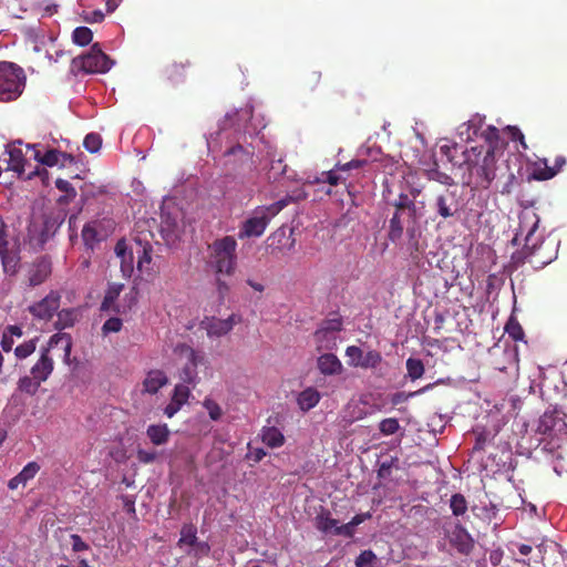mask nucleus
I'll return each instance as SVG.
<instances>
[{"mask_svg": "<svg viewBox=\"0 0 567 567\" xmlns=\"http://www.w3.org/2000/svg\"><path fill=\"white\" fill-rule=\"evenodd\" d=\"M539 217L534 212H523L519 215V230L526 231L524 252L528 262L537 268H542L550 264L556 257V250L551 243L540 240L536 243L533 240L534 233L538 228Z\"/></svg>", "mask_w": 567, "mask_h": 567, "instance_id": "f257e3e1", "label": "nucleus"}, {"mask_svg": "<svg viewBox=\"0 0 567 567\" xmlns=\"http://www.w3.org/2000/svg\"><path fill=\"white\" fill-rule=\"evenodd\" d=\"M466 169L474 178L476 187L487 188L496 177V157L493 151L484 146H474L463 152Z\"/></svg>", "mask_w": 567, "mask_h": 567, "instance_id": "f03ea898", "label": "nucleus"}, {"mask_svg": "<svg viewBox=\"0 0 567 567\" xmlns=\"http://www.w3.org/2000/svg\"><path fill=\"white\" fill-rule=\"evenodd\" d=\"M210 264L217 275L230 276L237 266V240L233 236H224L209 245Z\"/></svg>", "mask_w": 567, "mask_h": 567, "instance_id": "7ed1b4c3", "label": "nucleus"}, {"mask_svg": "<svg viewBox=\"0 0 567 567\" xmlns=\"http://www.w3.org/2000/svg\"><path fill=\"white\" fill-rule=\"evenodd\" d=\"M65 218L66 212L64 209H55L44 214L41 223L32 221L28 227L29 244L34 249H42L56 234Z\"/></svg>", "mask_w": 567, "mask_h": 567, "instance_id": "20e7f679", "label": "nucleus"}, {"mask_svg": "<svg viewBox=\"0 0 567 567\" xmlns=\"http://www.w3.org/2000/svg\"><path fill=\"white\" fill-rule=\"evenodd\" d=\"M291 197L280 199L268 206L258 207L254 210L251 217L246 219L238 233L240 239L250 237H260L269 224V221L279 214L291 200Z\"/></svg>", "mask_w": 567, "mask_h": 567, "instance_id": "39448f33", "label": "nucleus"}, {"mask_svg": "<svg viewBox=\"0 0 567 567\" xmlns=\"http://www.w3.org/2000/svg\"><path fill=\"white\" fill-rule=\"evenodd\" d=\"M113 64L114 61L102 51L100 44L94 43L86 53L72 59L71 72L75 75L106 73Z\"/></svg>", "mask_w": 567, "mask_h": 567, "instance_id": "423d86ee", "label": "nucleus"}, {"mask_svg": "<svg viewBox=\"0 0 567 567\" xmlns=\"http://www.w3.org/2000/svg\"><path fill=\"white\" fill-rule=\"evenodd\" d=\"M62 346L66 357L71 353L72 338L69 333L59 332L53 334L49 340V348L43 349L40 359L31 368V374L41 383L44 382L53 371V360L49 355L50 348Z\"/></svg>", "mask_w": 567, "mask_h": 567, "instance_id": "0eeeda50", "label": "nucleus"}, {"mask_svg": "<svg viewBox=\"0 0 567 567\" xmlns=\"http://www.w3.org/2000/svg\"><path fill=\"white\" fill-rule=\"evenodd\" d=\"M21 72L13 63H0V101H12L21 94Z\"/></svg>", "mask_w": 567, "mask_h": 567, "instance_id": "6e6552de", "label": "nucleus"}, {"mask_svg": "<svg viewBox=\"0 0 567 567\" xmlns=\"http://www.w3.org/2000/svg\"><path fill=\"white\" fill-rule=\"evenodd\" d=\"M243 321L240 315L231 313L226 319H220L215 316H205L199 327L206 331V334L210 339H217L227 336L235 326Z\"/></svg>", "mask_w": 567, "mask_h": 567, "instance_id": "1a4fd4ad", "label": "nucleus"}, {"mask_svg": "<svg viewBox=\"0 0 567 567\" xmlns=\"http://www.w3.org/2000/svg\"><path fill=\"white\" fill-rule=\"evenodd\" d=\"M255 150L251 145H244L237 142L224 152L225 165L231 166L234 169L245 166L251 167L254 164Z\"/></svg>", "mask_w": 567, "mask_h": 567, "instance_id": "9d476101", "label": "nucleus"}, {"mask_svg": "<svg viewBox=\"0 0 567 567\" xmlns=\"http://www.w3.org/2000/svg\"><path fill=\"white\" fill-rule=\"evenodd\" d=\"M432 207L443 219L456 216L460 212V200L456 192L445 188L435 196Z\"/></svg>", "mask_w": 567, "mask_h": 567, "instance_id": "9b49d317", "label": "nucleus"}, {"mask_svg": "<svg viewBox=\"0 0 567 567\" xmlns=\"http://www.w3.org/2000/svg\"><path fill=\"white\" fill-rule=\"evenodd\" d=\"M346 355L348 357V364L351 367H360L363 369H374L381 361V353L377 350H370L363 353L362 349L357 346H349L346 349Z\"/></svg>", "mask_w": 567, "mask_h": 567, "instance_id": "f8f14e48", "label": "nucleus"}, {"mask_svg": "<svg viewBox=\"0 0 567 567\" xmlns=\"http://www.w3.org/2000/svg\"><path fill=\"white\" fill-rule=\"evenodd\" d=\"M537 431L544 435L557 436L567 433V424L558 410H547L540 416Z\"/></svg>", "mask_w": 567, "mask_h": 567, "instance_id": "ddd939ff", "label": "nucleus"}, {"mask_svg": "<svg viewBox=\"0 0 567 567\" xmlns=\"http://www.w3.org/2000/svg\"><path fill=\"white\" fill-rule=\"evenodd\" d=\"M60 300V293L52 290L42 300L29 306L28 310L34 318L48 321L58 311Z\"/></svg>", "mask_w": 567, "mask_h": 567, "instance_id": "4468645a", "label": "nucleus"}, {"mask_svg": "<svg viewBox=\"0 0 567 567\" xmlns=\"http://www.w3.org/2000/svg\"><path fill=\"white\" fill-rule=\"evenodd\" d=\"M37 146V144L27 145L28 148L34 150V159L45 166L53 167L58 164L64 166L66 163L72 164L74 162L73 155L69 153L58 150H49L44 154H41L40 151L35 150Z\"/></svg>", "mask_w": 567, "mask_h": 567, "instance_id": "2eb2a0df", "label": "nucleus"}, {"mask_svg": "<svg viewBox=\"0 0 567 567\" xmlns=\"http://www.w3.org/2000/svg\"><path fill=\"white\" fill-rule=\"evenodd\" d=\"M190 65L189 61L186 62H172L164 66L161 76L163 81L172 86L183 83L186 79V69Z\"/></svg>", "mask_w": 567, "mask_h": 567, "instance_id": "dca6fc26", "label": "nucleus"}, {"mask_svg": "<svg viewBox=\"0 0 567 567\" xmlns=\"http://www.w3.org/2000/svg\"><path fill=\"white\" fill-rule=\"evenodd\" d=\"M21 141H18L11 145L7 146L6 153L8 154L7 162V171H12L17 173L19 176H21L24 173V153L22 151Z\"/></svg>", "mask_w": 567, "mask_h": 567, "instance_id": "f3484780", "label": "nucleus"}, {"mask_svg": "<svg viewBox=\"0 0 567 567\" xmlns=\"http://www.w3.org/2000/svg\"><path fill=\"white\" fill-rule=\"evenodd\" d=\"M52 266L50 259L41 257L33 262L29 272V284L32 287L39 286L51 275Z\"/></svg>", "mask_w": 567, "mask_h": 567, "instance_id": "a211bd4d", "label": "nucleus"}, {"mask_svg": "<svg viewBox=\"0 0 567 567\" xmlns=\"http://www.w3.org/2000/svg\"><path fill=\"white\" fill-rule=\"evenodd\" d=\"M188 362L179 372V378L184 384H194L197 379V365L202 361V357L193 348L187 347Z\"/></svg>", "mask_w": 567, "mask_h": 567, "instance_id": "6ab92c4d", "label": "nucleus"}, {"mask_svg": "<svg viewBox=\"0 0 567 567\" xmlns=\"http://www.w3.org/2000/svg\"><path fill=\"white\" fill-rule=\"evenodd\" d=\"M450 542L457 549V551L463 555H468L474 547L472 537L461 525L455 527Z\"/></svg>", "mask_w": 567, "mask_h": 567, "instance_id": "aec40b11", "label": "nucleus"}, {"mask_svg": "<svg viewBox=\"0 0 567 567\" xmlns=\"http://www.w3.org/2000/svg\"><path fill=\"white\" fill-rule=\"evenodd\" d=\"M317 367L324 375H336L342 371V363L333 353L321 354L317 360Z\"/></svg>", "mask_w": 567, "mask_h": 567, "instance_id": "412c9836", "label": "nucleus"}, {"mask_svg": "<svg viewBox=\"0 0 567 567\" xmlns=\"http://www.w3.org/2000/svg\"><path fill=\"white\" fill-rule=\"evenodd\" d=\"M482 137L487 143V146L484 147V151H493V154L497 156L503 152V148L505 146V142L501 137V132L495 126H487L483 133Z\"/></svg>", "mask_w": 567, "mask_h": 567, "instance_id": "4be33fe9", "label": "nucleus"}, {"mask_svg": "<svg viewBox=\"0 0 567 567\" xmlns=\"http://www.w3.org/2000/svg\"><path fill=\"white\" fill-rule=\"evenodd\" d=\"M124 288L123 284H110L101 303V311H113L118 313L120 306L115 303Z\"/></svg>", "mask_w": 567, "mask_h": 567, "instance_id": "5701e85b", "label": "nucleus"}, {"mask_svg": "<svg viewBox=\"0 0 567 567\" xmlns=\"http://www.w3.org/2000/svg\"><path fill=\"white\" fill-rule=\"evenodd\" d=\"M544 164L545 166L543 168L538 167L534 171V178L537 181H547L553 178L558 172L561 171L566 164V158L563 155H558L555 157L553 166H548L547 159L544 161Z\"/></svg>", "mask_w": 567, "mask_h": 567, "instance_id": "b1692460", "label": "nucleus"}, {"mask_svg": "<svg viewBox=\"0 0 567 567\" xmlns=\"http://www.w3.org/2000/svg\"><path fill=\"white\" fill-rule=\"evenodd\" d=\"M517 549H518V553L522 555V556H528V555H533L532 558L527 561L525 559H516V561H519V563H523V564H527L529 567H532V561L537 565V564H542L543 560H544V554H545V545L542 543V544H538L535 549L533 548V546L530 545H527V544H517Z\"/></svg>", "mask_w": 567, "mask_h": 567, "instance_id": "393cba45", "label": "nucleus"}, {"mask_svg": "<svg viewBox=\"0 0 567 567\" xmlns=\"http://www.w3.org/2000/svg\"><path fill=\"white\" fill-rule=\"evenodd\" d=\"M167 383L165 373L161 370L150 371L143 382L144 391L155 394L163 385Z\"/></svg>", "mask_w": 567, "mask_h": 567, "instance_id": "a878e982", "label": "nucleus"}, {"mask_svg": "<svg viewBox=\"0 0 567 567\" xmlns=\"http://www.w3.org/2000/svg\"><path fill=\"white\" fill-rule=\"evenodd\" d=\"M320 401V393L317 389L309 386L301 391L297 398V403L302 411L313 409Z\"/></svg>", "mask_w": 567, "mask_h": 567, "instance_id": "bb28decb", "label": "nucleus"}, {"mask_svg": "<svg viewBox=\"0 0 567 567\" xmlns=\"http://www.w3.org/2000/svg\"><path fill=\"white\" fill-rule=\"evenodd\" d=\"M339 522L330 517V513L328 511H322L315 518V526L318 530L323 534H332L333 530L338 528Z\"/></svg>", "mask_w": 567, "mask_h": 567, "instance_id": "cd10ccee", "label": "nucleus"}, {"mask_svg": "<svg viewBox=\"0 0 567 567\" xmlns=\"http://www.w3.org/2000/svg\"><path fill=\"white\" fill-rule=\"evenodd\" d=\"M404 214H400L399 212H394L392 218L389 221V230L388 238L392 243H396L402 238L403 235V217Z\"/></svg>", "mask_w": 567, "mask_h": 567, "instance_id": "c85d7f7f", "label": "nucleus"}, {"mask_svg": "<svg viewBox=\"0 0 567 567\" xmlns=\"http://www.w3.org/2000/svg\"><path fill=\"white\" fill-rule=\"evenodd\" d=\"M395 212L408 214L409 218L414 219L416 215V206L406 194L401 193L399 198L393 203Z\"/></svg>", "mask_w": 567, "mask_h": 567, "instance_id": "c756f323", "label": "nucleus"}, {"mask_svg": "<svg viewBox=\"0 0 567 567\" xmlns=\"http://www.w3.org/2000/svg\"><path fill=\"white\" fill-rule=\"evenodd\" d=\"M432 388V384H427L416 391L412 392H405V391H398L389 395V401L392 405V408H396L406 401H409L411 398H414L416 395H420Z\"/></svg>", "mask_w": 567, "mask_h": 567, "instance_id": "7c9ffc66", "label": "nucleus"}, {"mask_svg": "<svg viewBox=\"0 0 567 567\" xmlns=\"http://www.w3.org/2000/svg\"><path fill=\"white\" fill-rule=\"evenodd\" d=\"M197 538V527L192 523H185L183 524L181 528V537L177 542L178 547H183L184 545L193 546Z\"/></svg>", "mask_w": 567, "mask_h": 567, "instance_id": "2f4dec72", "label": "nucleus"}, {"mask_svg": "<svg viewBox=\"0 0 567 567\" xmlns=\"http://www.w3.org/2000/svg\"><path fill=\"white\" fill-rule=\"evenodd\" d=\"M55 187L60 192L64 193V195L59 197V199H58L59 204L68 205V204H70L76 197L75 188L66 179L58 178L55 181Z\"/></svg>", "mask_w": 567, "mask_h": 567, "instance_id": "473e14b6", "label": "nucleus"}, {"mask_svg": "<svg viewBox=\"0 0 567 567\" xmlns=\"http://www.w3.org/2000/svg\"><path fill=\"white\" fill-rule=\"evenodd\" d=\"M262 442L269 447H278L284 444V434L277 427H265L262 430Z\"/></svg>", "mask_w": 567, "mask_h": 567, "instance_id": "72a5a7b5", "label": "nucleus"}, {"mask_svg": "<svg viewBox=\"0 0 567 567\" xmlns=\"http://www.w3.org/2000/svg\"><path fill=\"white\" fill-rule=\"evenodd\" d=\"M78 318L75 309H62L58 312V319L54 323L58 330H63L74 326Z\"/></svg>", "mask_w": 567, "mask_h": 567, "instance_id": "f704fd0d", "label": "nucleus"}, {"mask_svg": "<svg viewBox=\"0 0 567 567\" xmlns=\"http://www.w3.org/2000/svg\"><path fill=\"white\" fill-rule=\"evenodd\" d=\"M82 240L84 245L93 249L94 246L100 241L97 236V221H90L84 225L82 229Z\"/></svg>", "mask_w": 567, "mask_h": 567, "instance_id": "c9c22d12", "label": "nucleus"}, {"mask_svg": "<svg viewBox=\"0 0 567 567\" xmlns=\"http://www.w3.org/2000/svg\"><path fill=\"white\" fill-rule=\"evenodd\" d=\"M394 470H399L398 463H381V466L378 470L379 483L375 484L374 488L378 486H384L388 482L398 481V477L392 476V472Z\"/></svg>", "mask_w": 567, "mask_h": 567, "instance_id": "e433bc0d", "label": "nucleus"}, {"mask_svg": "<svg viewBox=\"0 0 567 567\" xmlns=\"http://www.w3.org/2000/svg\"><path fill=\"white\" fill-rule=\"evenodd\" d=\"M168 427L166 424L163 425H150L147 429V436L152 441V443L159 445L167 441L168 439Z\"/></svg>", "mask_w": 567, "mask_h": 567, "instance_id": "4c0bfd02", "label": "nucleus"}, {"mask_svg": "<svg viewBox=\"0 0 567 567\" xmlns=\"http://www.w3.org/2000/svg\"><path fill=\"white\" fill-rule=\"evenodd\" d=\"M405 365H406V371H408L406 375L412 381H415V380L422 378V375L424 374L425 368H424L422 360H420V359L409 358L406 360Z\"/></svg>", "mask_w": 567, "mask_h": 567, "instance_id": "58836bf2", "label": "nucleus"}, {"mask_svg": "<svg viewBox=\"0 0 567 567\" xmlns=\"http://www.w3.org/2000/svg\"><path fill=\"white\" fill-rule=\"evenodd\" d=\"M338 168L330 169L328 172H322L319 176H316L313 179L309 181V184H319V183H328L331 186H336L342 179L338 174Z\"/></svg>", "mask_w": 567, "mask_h": 567, "instance_id": "ea45409f", "label": "nucleus"}, {"mask_svg": "<svg viewBox=\"0 0 567 567\" xmlns=\"http://www.w3.org/2000/svg\"><path fill=\"white\" fill-rule=\"evenodd\" d=\"M93 39V32L87 27H78L72 33V40L75 44L84 47L91 43Z\"/></svg>", "mask_w": 567, "mask_h": 567, "instance_id": "a19ab883", "label": "nucleus"}, {"mask_svg": "<svg viewBox=\"0 0 567 567\" xmlns=\"http://www.w3.org/2000/svg\"><path fill=\"white\" fill-rule=\"evenodd\" d=\"M41 382L35 379L33 375L31 377H23L18 382V390L20 392H24L27 394L33 395L37 393Z\"/></svg>", "mask_w": 567, "mask_h": 567, "instance_id": "79ce46f5", "label": "nucleus"}, {"mask_svg": "<svg viewBox=\"0 0 567 567\" xmlns=\"http://www.w3.org/2000/svg\"><path fill=\"white\" fill-rule=\"evenodd\" d=\"M400 427L399 420L395 417L383 419L378 425L380 433L385 436L395 434Z\"/></svg>", "mask_w": 567, "mask_h": 567, "instance_id": "37998d69", "label": "nucleus"}, {"mask_svg": "<svg viewBox=\"0 0 567 567\" xmlns=\"http://www.w3.org/2000/svg\"><path fill=\"white\" fill-rule=\"evenodd\" d=\"M342 328V322L340 319H332L324 321L320 329H318L315 333V337L317 340H320L322 337H324L329 332H337L340 331Z\"/></svg>", "mask_w": 567, "mask_h": 567, "instance_id": "c03bdc74", "label": "nucleus"}, {"mask_svg": "<svg viewBox=\"0 0 567 567\" xmlns=\"http://www.w3.org/2000/svg\"><path fill=\"white\" fill-rule=\"evenodd\" d=\"M505 331L515 341H520L524 339V330L519 322L514 317H511L508 319L505 326Z\"/></svg>", "mask_w": 567, "mask_h": 567, "instance_id": "a18cd8bd", "label": "nucleus"}, {"mask_svg": "<svg viewBox=\"0 0 567 567\" xmlns=\"http://www.w3.org/2000/svg\"><path fill=\"white\" fill-rule=\"evenodd\" d=\"M450 506H451L453 515H455V516L463 515L467 509L466 499L460 493L452 495V497L450 499Z\"/></svg>", "mask_w": 567, "mask_h": 567, "instance_id": "49530a36", "label": "nucleus"}, {"mask_svg": "<svg viewBox=\"0 0 567 567\" xmlns=\"http://www.w3.org/2000/svg\"><path fill=\"white\" fill-rule=\"evenodd\" d=\"M320 81H321V72L311 70L303 74L302 85L305 89H307L309 91H313L318 87Z\"/></svg>", "mask_w": 567, "mask_h": 567, "instance_id": "de8ad7c7", "label": "nucleus"}, {"mask_svg": "<svg viewBox=\"0 0 567 567\" xmlns=\"http://www.w3.org/2000/svg\"><path fill=\"white\" fill-rule=\"evenodd\" d=\"M39 470L40 467L38 463H28L23 470L16 475L19 484L24 486L29 480L34 477Z\"/></svg>", "mask_w": 567, "mask_h": 567, "instance_id": "09e8293b", "label": "nucleus"}, {"mask_svg": "<svg viewBox=\"0 0 567 567\" xmlns=\"http://www.w3.org/2000/svg\"><path fill=\"white\" fill-rule=\"evenodd\" d=\"M102 145V138L97 133H90L84 137L83 146L90 153H96Z\"/></svg>", "mask_w": 567, "mask_h": 567, "instance_id": "8fccbe9b", "label": "nucleus"}, {"mask_svg": "<svg viewBox=\"0 0 567 567\" xmlns=\"http://www.w3.org/2000/svg\"><path fill=\"white\" fill-rule=\"evenodd\" d=\"M377 560V555L370 550H363L355 558V567H374V563Z\"/></svg>", "mask_w": 567, "mask_h": 567, "instance_id": "3c124183", "label": "nucleus"}, {"mask_svg": "<svg viewBox=\"0 0 567 567\" xmlns=\"http://www.w3.org/2000/svg\"><path fill=\"white\" fill-rule=\"evenodd\" d=\"M210 553V545L207 542L197 540L189 550H187V555L194 556L196 558H202L208 556Z\"/></svg>", "mask_w": 567, "mask_h": 567, "instance_id": "603ef678", "label": "nucleus"}, {"mask_svg": "<svg viewBox=\"0 0 567 567\" xmlns=\"http://www.w3.org/2000/svg\"><path fill=\"white\" fill-rule=\"evenodd\" d=\"M287 172V165L281 158L272 161L270 169L268 172V178L277 181L280 176H284Z\"/></svg>", "mask_w": 567, "mask_h": 567, "instance_id": "864d4df0", "label": "nucleus"}, {"mask_svg": "<svg viewBox=\"0 0 567 567\" xmlns=\"http://www.w3.org/2000/svg\"><path fill=\"white\" fill-rule=\"evenodd\" d=\"M122 327H123L122 319H120L117 317H112L103 323L102 333L104 336H107L110 333H116V332L121 331Z\"/></svg>", "mask_w": 567, "mask_h": 567, "instance_id": "5fc2aeb1", "label": "nucleus"}, {"mask_svg": "<svg viewBox=\"0 0 567 567\" xmlns=\"http://www.w3.org/2000/svg\"><path fill=\"white\" fill-rule=\"evenodd\" d=\"M189 394H190V390L187 386V384H184V383L176 384L174 392H173L172 400L183 405L187 402Z\"/></svg>", "mask_w": 567, "mask_h": 567, "instance_id": "6e6d98bb", "label": "nucleus"}, {"mask_svg": "<svg viewBox=\"0 0 567 567\" xmlns=\"http://www.w3.org/2000/svg\"><path fill=\"white\" fill-rule=\"evenodd\" d=\"M203 405L213 421H218L221 417L223 411L220 405L216 401L212 399H205Z\"/></svg>", "mask_w": 567, "mask_h": 567, "instance_id": "4d7b16f0", "label": "nucleus"}, {"mask_svg": "<svg viewBox=\"0 0 567 567\" xmlns=\"http://www.w3.org/2000/svg\"><path fill=\"white\" fill-rule=\"evenodd\" d=\"M35 351V341L29 340L18 346L14 349V354L18 359H25Z\"/></svg>", "mask_w": 567, "mask_h": 567, "instance_id": "13d9d810", "label": "nucleus"}, {"mask_svg": "<svg viewBox=\"0 0 567 567\" xmlns=\"http://www.w3.org/2000/svg\"><path fill=\"white\" fill-rule=\"evenodd\" d=\"M475 434H476V439H475V444L473 446L474 453L484 450L485 445L489 441V435L485 431H482V432L475 431Z\"/></svg>", "mask_w": 567, "mask_h": 567, "instance_id": "bf43d9fd", "label": "nucleus"}, {"mask_svg": "<svg viewBox=\"0 0 567 567\" xmlns=\"http://www.w3.org/2000/svg\"><path fill=\"white\" fill-rule=\"evenodd\" d=\"M354 528L355 526L352 525V522L350 520L347 524L338 525V528L333 530V535L352 537L354 535Z\"/></svg>", "mask_w": 567, "mask_h": 567, "instance_id": "052dcab7", "label": "nucleus"}, {"mask_svg": "<svg viewBox=\"0 0 567 567\" xmlns=\"http://www.w3.org/2000/svg\"><path fill=\"white\" fill-rule=\"evenodd\" d=\"M70 538H71V545H72L73 551L79 553V551L87 550L90 548L89 545L85 542H83V539L81 538L80 535L72 534Z\"/></svg>", "mask_w": 567, "mask_h": 567, "instance_id": "680f3d73", "label": "nucleus"}, {"mask_svg": "<svg viewBox=\"0 0 567 567\" xmlns=\"http://www.w3.org/2000/svg\"><path fill=\"white\" fill-rule=\"evenodd\" d=\"M365 164H368L367 159H352L346 164H337V168L340 171H350V169H358L363 167Z\"/></svg>", "mask_w": 567, "mask_h": 567, "instance_id": "e2e57ef3", "label": "nucleus"}, {"mask_svg": "<svg viewBox=\"0 0 567 567\" xmlns=\"http://www.w3.org/2000/svg\"><path fill=\"white\" fill-rule=\"evenodd\" d=\"M507 132L513 141H518L524 150H527L525 137L522 131L516 126H508Z\"/></svg>", "mask_w": 567, "mask_h": 567, "instance_id": "0e129e2a", "label": "nucleus"}, {"mask_svg": "<svg viewBox=\"0 0 567 567\" xmlns=\"http://www.w3.org/2000/svg\"><path fill=\"white\" fill-rule=\"evenodd\" d=\"M8 245H9V243L6 239V234L1 229L0 230V257L2 259L3 267H6V268H7L6 255L9 254Z\"/></svg>", "mask_w": 567, "mask_h": 567, "instance_id": "69168bd1", "label": "nucleus"}, {"mask_svg": "<svg viewBox=\"0 0 567 567\" xmlns=\"http://www.w3.org/2000/svg\"><path fill=\"white\" fill-rule=\"evenodd\" d=\"M216 289L220 301H224L225 297L229 291V286L221 278H216Z\"/></svg>", "mask_w": 567, "mask_h": 567, "instance_id": "338daca9", "label": "nucleus"}, {"mask_svg": "<svg viewBox=\"0 0 567 567\" xmlns=\"http://www.w3.org/2000/svg\"><path fill=\"white\" fill-rule=\"evenodd\" d=\"M13 344H14V341L11 338V336L9 333L3 332L1 342H0L2 350L6 352H10L12 350Z\"/></svg>", "mask_w": 567, "mask_h": 567, "instance_id": "774afa93", "label": "nucleus"}]
</instances>
